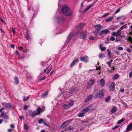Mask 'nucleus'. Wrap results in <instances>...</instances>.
I'll return each mask as SVG.
<instances>
[{
    "label": "nucleus",
    "instance_id": "f257e3e1",
    "mask_svg": "<svg viewBox=\"0 0 132 132\" xmlns=\"http://www.w3.org/2000/svg\"><path fill=\"white\" fill-rule=\"evenodd\" d=\"M62 13L67 16H70L72 15L73 13L67 6L63 7L62 9Z\"/></svg>",
    "mask_w": 132,
    "mask_h": 132
},
{
    "label": "nucleus",
    "instance_id": "f03ea898",
    "mask_svg": "<svg viewBox=\"0 0 132 132\" xmlns=\"http://www.w3.org/2000/svg\"><path fill=\"white\" fill-rule=\"evenodd\" d=\"M104 90H100L99 93H97L95 95L94 97L95 98H102L104 96Z\"/></svg>",
    "mask_w": 132,
    "mask_h": 132
},
{
    "label": "nucleus",
    "instance_id": "7ed1b4c3",
    "mask_svg": "<svg viewBox=\"0 0 132 132\" xmlns=\"http://www.w3.org/2000/svg\"><path fill=\"white\" fill-rule=\"evenodd\" d=\"M7 114V113L6 112H2L0 115V117H4V121L6 123H7L9 118V116Z\"/></svg>",
    "mask_w": 132,
    "mask_h": 132
},
{
    "label": "nucleus",
    "instance_id": "20e7f679",
    "mask_svg": "<svg viewBox=\"0 0 132 132\" xmlns=\"http://www.w3.org/2000/svg\"><path fill=\"white\" fill-rule=\"evenodd\" d=\"M78 34L80 35V37L81 39H84L87 36V31H85L82 32H79Z\"/></svg>",
    "mask_w": 132,
    "mask_h": 132
},
{
    "label": "nucleus",
    "instance_id": "39448f33",
    "mask_svg": "<svg viewBox=\"0 0 132 132\" xmlns=\"http://www.w3.org/2000/svg\"><path fill=\"white\" fill-rule=\"evenodd\" d=\"M110 32L109 29H106L103 30L101 31L100 33L99 34V35L100 36H101L104 35H106L108 34Z\"/></svg>",
    "mask_w": 132,
    "mask_h": 132
},
{
    "label": "nucleus",
    "instance_id": "423d86ee",
    "mask_svg": "<svg viewBox=\"0 0 132 132\" xmlns=\"http://www.w3.org/2000/svg\"><path fill=\"white\" fill-rule=\"evenodd\" d=\"M96 26L97 28V29H95L94 32V33L95 36H98V34L99 32V29L101 28V26L99 24L97 25Z\"/></svg>",
    "mask_w": 132,
    "mask_h": 132
},
{
    "label": "nucleus",
    "instance_id": "0eeeda50",
    "mask_svg": "<svg viewBox=\"0 0 132 132\" xmlns=\"http://www.w3.org/2000/svg\"><path fill=\"white\" fill-rule=\"evenodd\" d=\"M80 60L81 61L84 62L85 63L88 61V58L87 56L80 57Z\"/></svg>",
    "mask_w": 132,
    "mask_h": 132
},
{
    "label": "nucleus",
    "instance_id": "6e6552de",
    "mask_svg": "<svg viewBox=\"0 0 132 132\" xmlns=\"http://www.w3.org/2000/svg\"><path fill=\"white\" fill-rule=\"evenodd\" d=\"M51 67H50V68H49V67H47L44 70V71H42L41 72V73L43 74L45 72L47 71L46 73L47 74H49L50 73V72L51 70Z\"/></svg>",
    "mask_w": 132,
    "mask_h": 132
},
{
    "label": "nucleus",
    "instance_id": "1a4fd4ad",
    "mask_svg": "<svg viewBox=\"0 0 132 132\" xmlns=\"http://www.w3.org/2000/svg\"><path fill=\"white\" fill-rule=\"evenodd\" d=\"M94 82L95 81L94 79L90 80L88 83V86L87 87V88H89L90 86L94 84Z\"/></svg>",
    "mask_w": 132,
    "mask_h": 132
},
{
    "label": "nucleus",
    "instance_id": "9d476101",
    "mask_svg": "<svg viewBox=\"0 0 132 132\" xmlns=\"http://www.w3.org/2000/svg\"><path fill=\"white\" fill-rule=\"evenodd\" d=\"M115 88V83L112 82L109 87L110 90L113 91Z\"/></svg>",
    "mask_w": 132,
    "mask_h": 132
},
{
    "label": "nucleus",
    "instance_id": "9b49d317",
    "mask_svg": "<svg viewBox=\"0 0 132 132\" xmlns=\"http://www.w3.org/2000/svg\"><path fill=\"white\" fill-rule=\"evenodd\" d=\"M79 62V60L78 59L76 58L75 60L70 65V67H72L78 63Z\"/></svg>",
    "mask_w": 132,
    "mask_h": 132
},
{
    "label": "nucleus",
    "instance_id": "f8f14e48",
    "mask_svg": "<svg viewBox=\"0 0 132 132\" xmlns=\"http://www.w3.org/2000/svg\"><path fill=\"white\" fill-rule=\"evenodd\" d=\"M3 106L7 108L10 109L11 107V104L10 103H3Z\"/></svg>",
    "mask_w": 132,
    "mask_h": 132
},
{
    "label": "nucleus",
    "instance_id": "ddd939ff",
    "mask_svg": "<svg viewBox=\"0 0 132 132\" xmlns=\"http://www.w3.org/2000/svg\"><path fill=\"white\" fill-rule=\"evenodd\" d=\"M93 97V95H89L86 98L85 100V102L86 103L87 102L89 101L92 99Z\"/></svg>",
    "mask_w": 132,
    "mask_h": 132
},
{
    "label": "nucleus",
    "instance_id": "4468645a",
    "mask_svg": "<svg viewBox=\"0 0 132 132\" xmlns=\"http://www.w3.org/2000/svg\"><path fill=\"white\" fill-rule=\"evenodd\" d=\"M126 130L127 131H129L132 130V123L129 124Z\"/></svg>",
    "mask_w": 132,
    "mask_h": 132
},
{
    "label": "nucleus",
    "instance_id": "2eb2a0df",
    "mask_svg": "<svg viewBox=\"0 0 132 132\" xmlns=\"http://www.w3.org/2000/svg\"><path fill=\"white\" fill-rule=\"evenodd\" d=\"M94 5V4H92L89 5L87 6V7L83 11L84 13L86 12L87 11H88L89 9H90L91 7H92Z\"/></svg>",
    "mask_w": 132,
    "mask_h": 132
},
{
    "label": "nucleus",
    "instance_id": "dca6fc26",
    "mask_svg": "<svg viewBox=\"0 0 132 132\" xmlns=\"http://www.w3.org/2000/svg\"><path fill=\"white\" fill-rule=\"evenodd\" d=\"M45 109V108L44 107L42 108V110H41L40 108L38 107L37 108V111H36L37 112V113L38 114H39L40 113L41 111H42V112Z\"/></svg>",
    "mask_w": 132,
    "mask_h": 132
},
{
    "label": "nucleus",
    "instance_id": "f3484780",
    "mask_svg": "<svg viewBox=\"0 0 132 132\" xmlns=\"http://www.w3.org/2000/svg\"><path fill=\"white\" fill-rule=\"evenodd\" d=\"M48 94V92L46 91L45 92L43 93L42 95V97L43 98H46Z\"/></svg>",
    "mask_w": 132,
    "mask_h": 132
},
{
    "label": "nucleus",
    "instance_id": "a211bd4d",
    "mask_svg": "<svg viewBox=\"0 0 132 132\" xmlns=\"http://www.w3.org/2000/svg\"><path fill=\"white\" fill-rule=\"evenodd\" d=\"M101 86L103 87L104 85L105 81L103 79H101L100 81Z\"/></svg>",
    "mask_w": 132,
    "mask_h": 132
},
{
    "label": "nucleus",
    "instance_id": "6ab92c4d",
    "mask_svg": "<svg viewBox=\"0 0 132 132\" xmlns=\"http://www.w3.org/2000/svg\"><path fill=\"white\" fill-rule=\"evenodd\" d=\"M127 24H125L121 27L119 29L121 31V30H122L123 29H127Z\"/></svg>",
    "mask_w": 132,
    "mask_h": 132
},
{
    "label": "nucleus",
    "instance_id": "aec40b11",
    "mask_svg": "<svg viewBox=\"0 0 132 132\" xmlns=\"http://www.w3.org/2000/svg\"><path fill=\"white\" fill-rule=\"evenodd\" d=\"M103 45H100V48L101 50L103 51H104L105 49L106 48L105 47H102Z\"/></svg>",
    "mask_w": 132,
    "mask_h": 132
},
{
    "label": "nucleus",
    "instance_id": "412c9836",
    "mask_svg": "<svg viewBox=\"0 0 132 132\" xmlns=\"http://www.w3.org/2000/svg\"><path fill=\"white\" fill-rule=\"evenodd\" d=\"M107 52H108V54L109 57H111L112 54L111 51L109 49L107 50Z\"/></svg>",
    "mask_w": 132,
    "mask_h": 132
},
{
    "label": "nucleus",
    "instance_id": "4be33fe9",
    "mask_svg": "<svg viewBox=\"0 0 132 132\" xmlns=\"http://www.w3.org/2000/svg\"><path fill=\"white\" fill-rule=\"evenodd\" d=\"M119 75L118 74H116L113 77V79H116L119 77Z\"/></svg>",
    "mask_w": 132,
    "mask_h": 132
},
{
    "label": "nucleus",
    "instance_id": "5701e85b",
    "mask_svg": "<svg viewBox=\"0 0 132 132\" xmlns=\"http://www.w3.org/2000/svg\"><path fill=\"white\" fill-rule=\"evenodd\" d=\"M24 128L25 130H28L29 129L28 126L26 123H25L24 125Z\"/></svg>",
    "mask_w": 132,
    "mask_h": 132
},
{
    "label": "nucleus",
    "instance_id": "b1692460",
    "mask_svg": "<svg viewBox=\"0 0 132 132\" xmlns=\"http://www.w3.org/2000/svg\"><path fill=\"white\" fill-rule=\"evenodd\" d=\"M63 106L64 108L65 109H68L70 107L68 104H64L63 105Z\"/></svg>",
    "mask_w": 132,
    "mask_h": 132
},
{
    "label": "nucleus",
    "instance_id": "393cba45",
    "mask_svg": "<svg viewBox=\"0 0 132 132\" xmlns=\"http://www.w3.org/2000/svg\"><path fill=\"white\" fill-rule=\"evenodd\" d=\"M89 110L88 108H87L84 109L82 111V112H84L85 114Z\"/></svg>",
    "mask_w": 132,
    "mask_h": 132
},
{
    "label": "nucleus",
    "instance_id": "a878e982",
    "mask_svg": "<svg viewBox=\"0 0 132 132\" xmlns=\"http://www.w3.org/2000/svg\"><path fill=\"white\" fill-rule=\"evenodd\" d=\"M38 115V114L36 111H34L33 112L32 114V116H34L36 115Z\"/></svg>",
    "mask_w": 132,
    "mask_h": 132
},
{
    "label": "nucleus",
    "instance_id": "bb28decb",
    "mask_svg": "<svg viewBox=\"0 0 132 132\" xmlns=\"http://www.w3.org/2000/svg\"><path fill=\"white\" fill-rule=\"evenodd\" d=\"M68 121H66L64 122L63 123H62L61 125V127L62 128H63L65 127V125L66 124V123Z\"/></svg>",
    "mask_w": 132,
    "mask_h": 132
},
{
    "label": "nucleus",
    "instance_id": "cd10ccee",
    "mask_svg": "<svg viewBox=\"0 0 132 132\" xmlns=\"http://www.w3.org/2000/svg\"><path fill=\"white\" fill-rule=\"evenodd\" d=\"M127 41H129L131 43H132V38L131 37H129L126 38Z\"/></svg>",
    "mask_w": 132,
    "mask_h": 132
},
{
    "label": "nucleus",
    "instance_id": "c85d7f7f",
    "mask_svg": "<svg viewBox=\"0 0 132 132\" xmlns=\"http://www.w3.org/2000/svg\"><path fill=\"white\" fill-rule=\"evenodd\" d=\"M73 101L71 100L69 102V103H68V105L71 107L73 105Z\"/></svg>",
    "mask_w": 132,
    "mask_h": 132
},
{
    "label": "nucleus",
    "instance_id": "c756f323",
    "mask_svg": "<svg viewBox=\"0 0 132 132\" xmlns=\"http://www.w3.org/2000/svg\"><path fill=\"white\" fill-rule=\"evenodd\" d=\"M121 31L119 29L118 31L116 32L117 35H118V36H119L121 35Z\"/></svg>",
    "mask_w": 132,
    "mask_h": 132
},
{
    "label": "nucleus",
    "instance_id": "7c9ffc66",
    "mask_svg": "<svg viewBox=\"0 0 132 132\" xmlns=\"http://www.w3.org/2000/svg\"><path fill=\"white\" fill-rule=\"evenodd\" d=\"M74 129V128L72 126H69L68 128L65 129V130H73Z\"/></svg>",
    "mask_w": 132,
    "mask_h": 132
},
{
    "label": "nucleus",
    "instance_id": "2f4dec72",
    "mask_svg": "<svg viewBox=\"0 0 132 132\" xmlns=\"http://www.w3.org/2000/svg\"><path fill=\"white\" fill-rule=\"evenodd\" d=\"M75 89L74 88H71L70 90V93H72L74 92L75 91Z\"/></svg>",
    "mask_w": 132,
    "mask_h": 132
},
{
    "label": "nucleus",
    "instance_id": "473e14b6",
    "mask_svg": "<svg viewBox=\"0 0 132 132\" xmlns=\"http://www.w3.org/2000/svg\"><path fill=\"white\" fill-rule=\"evenodd\" d=\"M85 113L82 112H81L78 114V116L79 117H83L84 116Z\"/></svg>",
    "mask_w": 132,
    "mask_h": 132
},
{
    "label": "nucleus",
    "instance_id": "72a5a7b5",
    "mask_svg": "<svg viewBox=\"0 0 132 132\" xmlns=\"http://www.w3.org/2000/svg\"><path fill=\"white\" fill-rule=\"evenodd\" d=\"M113 19V17H110L106 20V21L110 22Z\"/></svg>",
    "mask_w": 132,
    "mask_h": 132
},
{
    "label": "nucleus",
    "instance_id": "f704fd0d",
    "mask_svg": "<svg viewBox=\"0 0 132 132\" xmlns=\"http://www.w3.org/2000/svg\"><path fill=\"white\" fill-rule=\"evenodd\" d=\"M116 111V109L115 107L113 108L111 110V112L112 113H114Z\"/></svg>",
    "mask_w": 132,
    "mask_h": 132
},
{
    "label": "nucleus",
    "instance_id": "c9c22d12",
    "mask_svg": "<svg viewBox=\"0 0 132 132\" xmlns=\"http://www.w3.org/2000/svg\"><path fill=\"white\" fill-rule=\"evenodd\" d=\"M111 96H108L105 99V101L106 102H107L109 101L111 98Z\"/></svg>",
    "mask_w": 132,
    "mask_h": 132
},
{
    "label": "nucleus",
    "instance_id": "e433bc0d",
    "mask_svg": "<svg viewBox=\"0 0 132 132\" xmlns=\"http://www.w3.org/2000/svg\"><path fill=\"white\" fill-rule=\"evenodd\" d=\"M15 82L16 83L18 84L19 82V80L18 79L17 77H15Z\"/></svg>",
    "mask_w": 132,
    "mask_h": 132
},
{
    "label": "nucleus",
    "instance_id": "4c0bfd02",
    "mask_svg": "<svg viewBox=\"0 0 132 132\" xmlns=\"http://www.w3.org/2000/svg\"><path fill=\"white\" fill-rule=\"evenodd\" d=\"M124 120V119L123 118H122L120 120H119L118 121L117 123L118 124H120V123H121L122 122H123Z\"/></svg>",
    "mask_w": 132,
    "mask_h": 132
},
{
    "label": "nucleus",
    "instance_id": "58836bf2",
    "mask_svg": "<svg viewBox=\"0 0 132 132\" xmlns=\"http://www.w3.org/2000/svg\"><path fill=\"white\" fill-rule=\"evenodd\" d=\"M25 38L27 40L29 39L30 38V37L29 36V35L27 34V35H25Z\"/></svg>",
    "mask_w": 132,
    "mask_h": 132
},
{
    "label": "nucleus",
    "instance_id": "ea45409f",
    "mask_svg": "<svg viewBox=\"0 0 132 132\" xmlns=\"http://www.w3.org/2000/svg\"><path fill=\"white\" fill-rule=\"evenodd\" d=\"M112 35L113 36H118V35H117V32H113L112 34Z\"/></svg>",
    "mask_w": 132,
    "mask_h": 132
},
{
    "label": "nucleus",
    "instance_id": "a19ab883",
    "mask_svg": "<svg viewBox=\"0 0 132 132\" xmlns=\"http://www.w3.org/2000/svg\"><path fill=\"white\" fill-rule=\"evenodd\" d=\"M11 29L12 30L13 34L14 35H15V29L13 28H11Z\"/></svg>",
    "mask_w": 132,
    "mask_h": 132
},
{
    "label": "nucleus",
    "instance_id": "79ce46f5",
    "mask_svg": "<svg viewBox=\"0 0 132 132\" xmlns=\"http://www.w3.org/2000/svg\"><path fill=\"white\" fill-rule=\"evenodd\" d=\"M84 25V24L83 23L81 24L78 27V28L80 29L82 28Z\"/></svg>",
    "mask_w": 132,
    "mask_h": 132
},
{
    "label": "nucleus",
    "instance_id": "37998d69",
    "mask_svg": "<svg viewBox=\"0 0 132 132\" xmlns=\"http://www.w3.org/2000/svg\"><path fill=\"white\" fill-rule=\"evenodd\" d=\"M43 119H40L38 121V123L39 124L41 123L43 121Z\"/></svg>",
    "mask_w": 132,
    "mask_h": 132
},
{
    "label": "nucleus",
    "instance_id": "c03bdc74",
    "mask_svg": "<svg viewBox=\"0 0 132 132\" xmlns=\"http://www.w3.org/2000/svg\"><path fill=\"white\" fill-rule=\"evenodd\" d=\"M115 40V38L113 37H111L110 38V40L111 41H113Z\"/></svg>",
    "mask_w": 132,
    "mask_h": 132
},
{
    "label": "nucleus",
    "instance_id": "a18cd8bd",
    "mask_svg": "<svg viewBox=\"0 0 132 132\" xmlns=\"http://www.w3.org/2000/svg\"><path fill=\"white\" fill-rule=\"evenodd\" d=\"M29 99V97H24V100L25 101H27Z\"/></svg>",
    "mask_w": 132,
    "mask_h": 132
},
{
    "label": "nucleus",
    "instance_id": "49530a36",
    "mask_svg": "<svg viewBox=\"0 0 132 132\" xmlns=\"http://www.w3.org/2000/svg\"><path fill=\"white\" fill-rule=\"evenodd\" d=\"M106 63L108 65L109 67H110V65L111 63V62H110V61H109L107 62Z\"/></svg>",
    "mask_w": 132,
    "mask_h": 132
},
{
    "label": "nucleus",
    "instance_id": "de8ad7c7",
    "mask_svg": "<svg viewBox=\"0 0 132 132\" xmlns=\"http://www.w3.org/2000/svg\"><path fill=\"white\" fill-rule=\"evenodd\" d=\"M120 8H119L115 12V13L116 14H117L120 11Z\"/></svg>",
    "mask_w": 132,
    "mask_h": 132
},
{
    "label": "nucleus",
    "instance_id": "09e8293b",
    "mask_svg": "<svg viewBox=\"0 0 132 132\" xmlns=\"http://www.w3.org/2000/svg\"><path fill=\"white\" fill-rule=\"evenodd\" d=\"M101 69V68L100 67H97L96 66V69L97 70H100Z\"/></svg>",
    "mask_w": 132,
    "mask_h": 132
},
{
    "label": "nucleus",
    "instance_id": "8fccbe9b",
    "mask_svg": "<svg viewBox=\"0 0 132 132\" xmlns=\"http://www.w3.org/2000/svg\"><path fill=\"white\" fill-rule=\"evenodd\" d=\"M127 51L129 53L131 51V50L129 48H127L126 49Z\"/></svg>",
    "mask_w": 132,
    "mask_h": 132
},
{
    "label": "nucleus",
    "instance_id": "3c124183",
    "mask_svg": "<svg viewBox=\"0 0 132 132\" xmlns=\"http://www.w3.org/2000/svg\"><path fill=\"white\" fill-rule=\"evenodd\" d=\"M28 108V106L27 105H25L24 106V109L25 110H27Z\"/></svg>",
    "mask_w": 132,
    "mask_h": 132
},
{
    "label": "nucleus",
    "instance_id": "603ef678",
    "mask_svg": "<svg viewBox=\"0 0 132 132\" xmlns=\"http://www.w3.org/2000/svg\"><path fill=\"white\" fill-rule=\"evenodd\" d=\"M118 127H119V126H116L112 128V129L114 130L115 129L117 128H118Z\"/></svg>",
    "mask_w": 132,
    "mask_h": 132
},
{
    "label": "nucleus",
    "instance_id": "864d4df0",
    "mask_svg": "<svg viewBox=\"0 0 132 132\" xmlns=\"http://www.w3.org/2000/svg\"><path fill=\"white\" fill-rule=\"evenodd\" d=\"M123 49V48L122 47H119L118 48V49L120 50H122Z\"/></svg>",
    "mask_w": 132,
    "mask_h": 132
},
{
    "label": "nucleus",
    "instance_id": "5fc2aeb1",
    "mask_svg": "<svg viewBox=\"0 0 132 132\" xmlns=\"http://www.w3.org/2000/svg\"><path fill=\"white\" fill-rule=\"evenodd\" d=\"M54 71L53 70H52L50 74H49V75H52V74L54 73Z\"/></svg>",
    "mask_w": 132,
    "mask_h": 132
},
{
    "label": "nucleus",
    "instance_id": "6e6d98bb",
    "mask_svg": "<svg viewBox=\"0 0 132 132\" xmlns=\"http://www.w3.org/2000/svg\"><path fill=\"white\" fill-rule=\"evenodd\" d=\"M109 14V13H105V14L104 15H103V16L102 17H105V16H106L107 15H108Z\"/></svg>",
    "mask_w": 132,
    "mask_h": 132
},
{
    "label": "nucleus",
    "instance_id": "4d7b16f0",
    "mask_svg": "<svg viewBox=\"0 0 132 132\" xmlns=\"http://www.w3.org/2000/svg\"><path fill=\"white\" fill-rule=\"evenodd\" d=\"M122 18V17L121 16H119L116 19L118 20H119L120 19H121Z\"/></svg>",
    "mask_w": 132,
    "mask_h": 132
},
{
    "label": "nucleus",
    "instance_id": "13d9d810",
    "mask_svg": "<svg viewBox=\"0 0 132 132\" xmlns=\"http://www.w3.org/2000/svg\"><path fill=\"white\" fill-rule=\"evenodd\" d=\"M120 92H121L122 93H123L124 92L125 90L123 89H121L120 90Z\"/></svg>",
    "mask_w": 132,
    "mask_h": 132
},
{
    "label": "nucleus",
    "instance_id": "bf43d9fd",
    "mask_svg": "<svg viewBox=\"0 0 132 132\" xmlns=\"http://www.w3.org/2000/svg\"><path fill=\"white\" fill-rule=\"evenodd\" d=\"M132 76V71H131L129 74V77H131Z\"/></svg>",
    "mask_w": 132,
    "mask_h": 132
},
{
    "label": "nucleus",
    "instance_id": "052dcab7",
    "mask_svg": "<svg viewBox=\"0 0 132 132\" xmlns=\"http://www.w3.org/2000/svg\"><path fill=\"white\" fill-rule=\"evenodd\" d=\"M73 36V35L72 34H70L69 36V38L70 37L71 38H72Z\"/></svg>",
    "mask_w": 132,
    "mask_h": 132
},
{
    "label": "nucleus",
    "instance_id": "680f3d73",
    "mask_svg": "<svg viewBox=\"0 0 132 132\" xmlns=\"http://www.w3.org/2000/svg\"><path fill=\"white\" fill-rule=\"evenodd\" d=\"M99 56L100 58H102L103 57V55L102 54H100L99 55Z\"/></svg>",
    "mask_w": 132,
    "mask_h": 132
},
{
    "label": "nucleus",
    "instance_id": "e2e57ef3",
    "mask_svg": "<svg viewBox=\"0 0 132 132\" xmlns=\"http://www.w3.org/2000/svg\"><path fill=\"white\" fill-rule=\"evenodd\" d=\"M19 118L20 119H23V116H21L19 117Z\"/></svg>",
    "mask_w": 132,
    "mask_h": 132
},
{
    "label": "nucleus",
    "instance_id": "0e129e2a",
    "mask_svg": "<svg viewBox=\"0 0 132 132\" xmlns=\"http://www.w3.org/2000/svg\"><path fill=\"white\" fill-rule=\"evenodd\" d=\"M71 38L70 37L69 38V36L68 37V39H67V41L68 42H69L71 39Z\"/></svg>",
    "mask_w": 132,
    "mask_h": 132
},
{
    "label": "nucleus",
    "instance_id": "69168bd1",
    "mask_svg": "<svg viewBox=\"0 0 132 132\" xmlns=\"http://www.w3.org/2000/svg\"><path fill=\"white\" fill-rule=\"evenodd\" d=\"M115 54L117 55H118L119 54V52L118 51H116L115 52Z\"/></svg>",
    "mask_w": 132,
    "mask_h": 132
},
{
    "label": "nucleus",
    "instance_id": "338daca9",
    "mask_svg": "<svg viewBox=\"0 0 132 132\" xmlns=\"http://www.w3.org/2000/svg\"><path fill=\"white\" fill-rule=\"evenodd\" d=\"M10 127L11 128H13L14 127V125L13 124H12L10 125Z\"/></svg>",
    "mask_w": 132,
    "mask_h": 132
},
{
    "label": "nucleus",
    "instance_id": "774afa93",
    "mask_svg": "<svg viewBox=\"0 0 132 132\" xmlns=\"http://www.w3.org/2000/svg\"><path fill=\"white\" fill-rule=\"evenodd\" d=\"M12 131V130L11 129H8V132H11Z\"/></svg>",
    "mask_w": 132,
    "mask_h": 132
}]
</instances>
